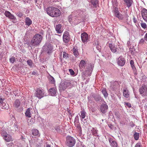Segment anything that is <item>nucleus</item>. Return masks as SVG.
<instances>
[{"label": "nucleus", "instance_id": "nucleus-1", "mask_svg": "<svg viewBox=\"0 0 147 147\" xmlns=\"http://www.w3.org/2000/svg\"><path fill=\"white\" fill-rule=\"evenodd\" d=\"M42 36L40 34H36L32 38L30 43L27 42L26 44L31 47H36L39 46L42 39Z\"/></svg>", "mask_w": 147, "mask_h": 147}, {"label": "nucleus", "instance_id": "nucleus-2", "mask_svg": "<svg viewBox=\"0 0 147 147\" xmlns=\"http://www.w3.org/2000/svg\"><path fill=\"white\" fill-rule=\"evenodd\" d=\"M47 13L52 17H57L61 14V12L57 8L53 7L50 6L47 9Z\"/></svg>", "mask_w": 147, "mask_h": 147}, {"label": "nucleus", "instance_id": "nucleus-3", "mask_svg": "<svg viewBox=\"0 0 147 147\" xmlns=\"http://www.w3.org/2000/svg\"><path fill=\"white\" fill-rule=\"evenodd\" d=\"M74 13L75 16L79 18L81 22L84 21L86 18L87 13L85 9L76 10Z\"/></svg>", "mask_w": 147, "mask_h": 147}, {"label": "nucleus", "instance_id": "nucleus-4", "mask_svg": "<svg viewBox=\"0 0 147 147\" xmlns=\"http://www.w3.org/2000/svg\"><path fill=\"white\" fill-rule=\"evenodd\" d=\"M68 18L69 22L72 24L76 25L81 22L79 18L75 16L74 13L69 16Z\"/></svg>", "mask_w": 147, "mask_h": 147}, {"label": "nucleus", "instance_id": "nucleus-5", "mask_svg": "<svg viewBox=\"0 0 147 147\" xmlns=\"http://www.w3.org/2000/svg\"><path fill=\"white\" fill-rule=\"evenodd\" d=\"M65 143L68 147H72L75 144L76 140L73 137L70 136H68L66 138Z\"/></svg>", "mask_w": 147, "mask_h": 147}, {"label": "nucleus", "instance_id": "nucleus-6", "mask_svg": "<svg viewBox=\"0 0 147 147\" xmlns=\"http://www.w3.org/2000/svg\"><path fill=\"white\" fill-rule=\"evenodd\" d=\"M35 94L36 96L39 99H41L44 96H46V94L45 93L44 90L41 88L37 89Z\"/></svg>", "mask_w": 147, "mask_h": 147}, {"label": "nucleus", "instance_id": "nucleus-7", "mask_svg": "<svg viewBox=\"0 0 147 147\" xmlns=\"http://www.w3.org/2000/svg\"><path fill=\"white\" fill-rule=\"evenodd\" d=\"M71 86V83L68 80H66L61 82L59 86L60 88L63 90H65L67 88H69Z\"/></svg>", "mask_w": 147, "mask_h": 147}, {"label": "nucleus", "instance_id": "nucleus-8", "mask_svg": "<svg viewBox=\"0 0 147 147\" xmlns=\"http://www.w3.org/2000/svg\"><path fill=\"white\" fill-rule=\"evenodd\" d=\"M43 47L44 51L48 54H50L52 53L53 48L52 45L51 44L46 43Z\"/></svg>", "mask_w": 147, "mask_h": 147}, {"label": "nucleus", "instance_id": "nucleus-9", "mask_svg": "<svg viewBox=\"0 0 147 147\" xmlns=\"http://www.w3.org/2000/svg\"><path fill=\"white\" fill-rule=\"evenodd\" d=\"M113 16L115 17L118 18L119 20H122L124 18L123 15L118 10V9L117 8L113 10L112 11Z\"/></svg>", "mask_w": 147, "mask_h": 147}, {"label": "nucleus", "instance_id": "nucleus-10", "mask_svg": "<svg viewBox=\"0 0 147 147\" xmlns=\"http://www.w3.org/2000/svg\"><path fill=\"white\" fill-rule=\"evenodd\" d=\"M139 92L142 96H147V86L145 85H143L139 89Z\"/></svg>", "mask_w": 147, "mask_h": 147}, {"label": "nucleus", "instance_id": "nucleus-11", "mask_svg": "<svg viewBox=\"0 0 147 147\" xmlns=\"http://www.w3.org/2000/svg\"><path fill=\"white\" fill-rule=\"evenodd\" d=\"M82 41L84 43H87L89 40L88 34L85 32H84L81 34Z\"/></svg>", "mask_w": 147, "mask_h": 147}, {"label": "nucleus", "instance_id": "nucleus-12", "mask_svg": "<svg viewBox=\"0 0 147 147\" xmlns=\"http://www.w3.org/2000/svg\"><path fill=\"white\" fill-rule=\"evenodd\" d=\"M110 145L111 147H118L117 142L114 138L109 137L108 138Z\"/></svg>", "mask_w": 147, "mask_h": 147}, {"label": "nucleus", "instance_id": "nucleus-13", "mask_svg": "<svg viewBox=\"0 0 147 147\" xmlns=\"http://www.w3.org/2000/svg\"><path fill=\"white\" fill-rule=\"evenodd\" d=\"M90 3L89 5L92 8H96L98 5V0H88Z\"/></svg>", "mask_w": 147, "mask_h": 147}, {"label": "nucleus", "instance_id": "nucleus-14", "mask_svg": "<svg viewBox=\"0 0 147 147\" xmlns=\"http://www.w3.org/2000/svg\"><path fill=\"white\" fill-rule=\"evenodd\" d=\"M79 117L78 115L76 116L75 118L74 121V124L75 126L76 127L77 129L78 130L79 132H81L82 131V128L80 126L79 122H78Z\"/></svg>", "mask_w": 147, "mask_h": 147}, {"label": "nucleus", "instance_id": "nucleus-15", "mask_svg": "<svg viewBox=\"0 0 147 147\" xmlns=\"http://www.w3.org/2000/svg\"><path fill=\"white\" fill-rule=\"evenodd\" d=\"M87 61L84 60H81L79 66L80 71H83L85 69V67L87 65Z\"/></svg>", "mask_w": 147, "mask_h": 147}, {"label": "nucleus", "instance_id": "nucleus-16", "mask_svg": "<svg viewBox=\"0 0 147 147\" xmlns=\"http://www.w3.org/2000/svg\"><path fill=\"white\" fill-rule=\"evenodd\" d=\"M63 38V41L65 43H67L69 41L70 36L68 32L66 31L64 33Z\"/></svg>", "mask_w": 147, "mask_h": 147}, {"label": "nucleus", "instance_id": "nucleus-17", "mask_svg": "<svg viewBox=\"0 0 147 147\" xmlns=\"http://www.w3.org/2000/svg\"><path fill=\"white\" fill-rule=\"evenodd\" d=\"M10 130L8 128H3L1 129L0 131V134L1 137L3 138L5 135H7L8 134H10Z\"/></svg>", "mask_w": 147, "mask_h": 147}, {"label": "nucleus", "instance_id": "nucleus-18", "mask_svg": "<svg viewBox=\"0 0 147 147\" xmlns=\"http://www.w3.org/2000/svg\"><path fill=\"white\" fill-rule=\"evenodd\" d=\"M141 15L144 20L147 22V10L145 8L143 9L142 11Z\"/></svg>", "mask_w": 147, "mask_h": 147}, {"label": "nucleus", "instance_id": "nucleus-19", "mask_svg": "<svg viewBox=\"0 0 147 147\" xmlns=\"http://www.w3.org/2000/svg\"><path fill=\"white\" fill-rule=\"evenodd\" d=\"M108 106L106 104H102L100 107V111L103 113H105L107 112Z\"/></svg>", "mask_w": 147, "mask_h": 147}, {"label": "nucleus", "instance_id": "nucleus-20", "mask_svg": "<svg viewBox=\"0 0 147 147\" xmlns=\"http://www.w3.org/2000/svg\"><path fill=\"white\" fill-rule=\"evenodd\" d=\"M118 64L120 66H123L124 65L125 61L124 58L120 57L118 59Z\"/></svg>", "mask_w": 147, "mask_h": 147}, {"label": "nucleus", "instance_id": "nucleus-21", "mask_svg": "<svg viewBox=\"0 0 147 147\" xmlns=\"http://www.w3.org/2000/svg\"><path fill=\"white\" fill-rule=\"evenodd\" d=\"M20 105L21 102L20 100L18 99H16L13 103V106L16 108H18L20 106Z\"/></svg>", "mask_w": 147, "mask_h": 147}, {"label": "nucleus", "instance_id": "nucleus-22", "mask_svg": "<svg viewBox=\"0 0 147 147\" xmlns=\"http://www.w3.org/2000/svg\"><path fill=\"white\" fill-rule=\"evenodd\" d=\"M57 92V90L56 88H50L49 90L50 94L52 96H55Z\"/></svg>", "mask_w": 147, "mask_h": 147}, {"label": "nucleus", "instance_id": "nucleus-23", "mask_svg": "<svg viewBox=\"0 0 147 147\" xmlns=\"http://www.w3.org/2000/svg\"><path fill=\"white\" fill-rule=\"evenodd\" d=\"M33 110L32 109L28 108L26 111L25 113V115L28 117H31V115Z\"/></svg>", "mask_w": 147, "mask_h": 147}, {"label": "nucleus", "instance_id": "nucleus-24", "mask_svg": "<svg viewBox=\"0 0 147 147\" xmlns=\"http://www.w3.org/2000/svg\"><path fill=\"white\" fill-rule=\"evenodd\" d=\"M5 15L7 17H8L10 19L13 20L16 18L9 11H5Z\"/></svg>", "mask_w": 147, "mask_h": 147}, {"label": "nucleus", "instance_id": "nucleus-25", "mask_svg": "<svg viewBox=\"0 0 147 147\" xmlns=\"http://www.w3.org/2000/svg\"><path fill=\"white\" fill-rule=\"evenodd\" d=\"M3 138L5 141L7 142L11 141L12 139L11 136L9 134L5 136Z\"/></svg>", "mask_w": 147, "mask_h": 147}, {"label": "nucleus", "instance_id": "nucleus-26", "mask_svg": "<svg viewBox=\"0 0 147 147\" xmlns=\"http://www.w3.org/2000/svg\"><path fill=\"white\" fill-rule=\"evenodd\" d=\"M127 7L129 8L132 4L133 1V0H123Z\"/></svg>", "mask_w": 147, "mask_h": 147}, {"label": "nucleus", "instance_id": "nucleus-27", "mask_svg": "<svg viewBox=\"0 0 147 147\" xmlns=\"http://www.w3.org/2000/svg\"><path fill=\"white\" fill-rule=\"evenodd\" d=\"M86 113L84 110H82L79 115L81 119H84L86 117Z\"/></svg>", "mask_w": 147, "mask_h": 147}, {"label": "nucleus", "instance_id": "nucleus-28", "mask_svg": "<svg viewBox=\"0 0 147 147\" xmlns=\"http://www.w3.org/2000/svg\"><path fill=\"white\" fill-rule=\"evenodd\" d=\"M123 94L124 96L126 98H128L129 97V93L127 89L124 88L123 90Z\"/></svg>", "mask_w": 147, "mask_h": 147}, {"label": "nucleus", "instance_id": "nucleus-29", "mask_svg": "<svg viewBox=\"0 0 147 147\" xmlns=\"http://www.w3.org/2000/svg\"><path fill=\"white\" fill-rule=\"evenodd\" d=\"M61 24H58L56 26L55 28V30L57 33H61L62 32L61 30Z\"/></svg>", "mask_w": 147, "mask_h": 147}, {"label": "nucleus", "instance_id": "nucleus-30", "mask_svg": "<svg viewBox=\"0 0 147 147\" xmlns=\"http://www.w3.org/2000/svg\"><path fill=\"white\" fill-rule=\"evenodd\" d=\"M25 23L28 26H29L32 24V21L28 17H26L25 20Z\"/></svg>", "mask_w": 147, "mask_h": 147}, {"label": "nucleus", "instance_id": "nucleus-31", "mask_svg": "<svg viewBox=\"0 0 147 147\" xmlns=\"http://www.w3.org/2000/svg\"><path fill=\"white\" fill-rule=\"evenodd\" d=\"M109 47L112 52L114 53L117 51V48L115 47L113 44H110Z\"/></svg>", "mask_w": 147, "mask_h": 147}, {"label": "nucleus", "instance_id": "nucleus-32", "mask_svg": "<svg viewBox=\"0 0 147 147\" xmlns=\"http://www.w3.org/2000/svg\"><path fill=\"white\" fill-rule=\"evenodd\" d=\"M0 105L1 108L2 109L7 110L9 108V105L6 103L3 102Z\"/></svg>", "mask_w": 147, "mask_h": 147}, {"label": "nucleus", "instance_id": "nucleus-33", "mask_svg": "<svg viewBox=\"0 0 147 147\" xmlns=\"http://www.w3.org/2000/svg\"><path fill=\"white\" fill-rule=\"evenodd\" d=\"M73 53L76 57H78L79 55V52H78V49L77 48L74 47L72 49Z\"/></svg>", "mask_w": 147, "mask_h": 147}, {"label": "nucleus", "instance_id": "nucleus-34", "mask_svg": "<svg viewBox=\"0 0 147 147\" xmlns=\"http://www.w3.org/2000/svg\"><path fill=\"white\" fill-rule=\"evenodd\" d=\"M113 9L112 10H114L115 8H117V9H118L117 7L118 5V3L117 2V1L115 0L113 1Z\"/></svg>", "mask_w": 147, "mask_h": 147}, {"label": "nucleus", "instance_id": "nucleus-35", "mask_svg": "<svg viewBox=\"0 0 147 147\" xmlns=\"http://www.w3.org/2000/svg\"><path fill=\"white\" fill-rule=\"evenodd\" d=\"M32 134L34 136H36L39 134L38 131L36 129H33L32 130Z\"/></svg>", "mask_w": 147, "mask_h": 147}, {"label": "nucleus", "instance_id": "nucleus-36", "mask_svg": "<svg viewBox=\"0 0 147 147\" xmlns=\"http://www.w3.org/2000/svg\"><path fill=\"white\" fill-rule=\"evenodd\" d=\"M97 131L98 130L95 129L94 128H92V129L91 130V132L92 134V135L96 136H98L97 135Z\"/></svg>", "mask_w": 147, "mask_h": 147}, {"label": "nucleus", "instance_id": "nucleus-37", "mask_svg": "<svg viewBox=\"0 0 147 147\" xmlns=\"http://www.w3.org/2000/svg\"><path fill=\"white\" fill-rule=\"evenodd\" d=\"M28 125H30L33 124L34 123V119H30L28 120Z\"/></svg>", "mask_w": 147, "mask_h": 147}, {"label": "nucleus", "instance_id": "nucleus-38", "mask_svg": "<svg viewBox=\"0 0 147 147\" xmlns=\"http://www.w3.org/2000/svg\"><path fill=\"white\" fill-rule=\"evenodd\" d=\"M102 92L105 98L108 96V94L105 89H103L102 91Z\"/></svg>", "mask_w": 147, "mask_h": 147}, {"label": "nucleus", "instance_id": "nucleus-39", "mask_svg": "<svg viewBox=\"0 0 147 147\" xmlns=\"http://www.w3.org/2000/svg\"><path fill=\"white\" fill-rule=\"evenodd\" d=\"M49 82L52 84H54L55 82V80L54 78L52 76H50L49 77Z\"/></svg>", "mask_w": 147, "mask_h": 147}, {"label": "nucleus", "instance_id": "nucleus-40", "mask_svg": "<svg viewBox=\"0 0 147 147\" xmlns=\"http://www.w3.org/2000/svg\"><path fill=\"white\" fill-rule=\"evenodd\" d=\"M134 138L136 140H138L139 139V133L135 132L134 134Z\"/></svg>", "mask_w": 147, "mask_h": 147}, {"label": "nucleus", "instance_id": "nucleus-41", "mask_svg": "<svg viewBox=\"0 0 147 147\" xmlns=\"http://www.w3.org/2000/svg\"><path fill=\"white\" fill-rule=\"evenodd\" d=\"M35 5L38 6V5L41 4L42 3V0H34Z\"/></svg>", "mask_w": 147, "mask_h": 147}, {"label": "nucleus", "instance_id": "nucleus-42", "mask_svg": "<svg viewBox=\"0 0 147 147\" xmlns=\"http://www.w3.org/2000/svg\"><path fill=\"white\" fill-rule=\"evenodd\" d=\"M141 26L144 29L147 28V25L145 23L142 22L141 23Z\"/></svg>", "mask_w": 147, "mask_h": 147}, {"label": "nucleus", "instance_id": "nucleus-43", "mask_svg": "<svg viewBox=\"0 0 147 147\" xmlns=\"http://www.w3.org/2000/svg\"><path fill=\"white\" fill-rule=\"evenodd\" d=\"M68 57V54L65 52L63 51V58L67 59Z\"/></svg>", "mask_w": 147, "mask_h": 147}, {"label": "nucleus", "instance_id": "nucleus-44", "mask_svg": "<svg viewBox=\"0 0 147 147\" xmlns=\"http://www.w3.org/2000/svg\"><path fill=\"white\" fill-rule=\"evenodd\" d=\"M28 65L30 67H32V65L33 63L32 61L30 59H29L27 61Z\"/></svg>", "mask_w": 147, "mask_h": 147}, {"label": "nucleus", "instance_id": "nucleus-45", "mask_svg": "<svg viewBox=\"0 0 147 147\" xmlns=\"http://www.w3.org/2000/svg\"><path fill=\"white\" fill-rule=\"evenodd\" d=\"M146 42L145 41V40L143 38L139 40V44L140 45H142L144 43Z\"/></svg>", "mask_w": 147, "mask_h": 147}, {"label": "nucleus", "instance_id": "nucleus-46", "mask_svg": "<svg viewBox=\"0 0 147 147\" xmlns=\"http://www.w3.org/2000/svg\"><path fill=\"white\" fill-rule=\"evenodd\" d=\"M115 83H112L110 87V89L112 90H115Z\"/></svg>", "mask_w": 147, "mask_h": 147}, {"label": "nucleus", "instance_id": "nucleus-47", "mask_svg": "<svg viewBox=\"0 0 147 147\" xmlns=\"http://www.w3.org/2000/svg\"><path fill=\"white\" fill-rule=\"evenodd\" d=\"M9 61L11 63H13L16 61V59L13 57L10 58L9 59Z\"/></svg>", "mask_w": 147, "mask_h": 147}, {"label": "nucleus", "instance_id": "nucleus-48", "mask_svg": "<svg viewBox=\"0 0 147 147\" xmlns=\"http://www.w3.org/2000/svg\"><path fill=\"white\" fill-rule=\"evenodd\" d=\"M131 66V67L133 71H134L135 74H137L136 69L134 65Z\"/></svg>", "mask_w": 147, "mask_h": 147}, {"label": "nucleus", "instance_id": "nucleus-49", "mask_svg": "<svg viewBox=\"0 0 147 147\" xmlns=\"http://www.w3.org/2000/svg\"><path fill=\"white\" fill-rule=\"evenodd\" d=\"M135 147H142V145L140 142H138L136 144Z\"/></svg>", "mask_w": 147, "mask_h": 147}, {"label": "nucleus", "instance_id": "nucleus-50", "mask_svg": "<svg viewBox=\"0 0 147 147\" xmlns=\"http://www.w3.org/2000/svg\"><path fill=\"white\" fill-rule=\"evenodd\" d=\"M125 106L128 107H129V108H130L131 107V104L129 103V102H125Z\"/></svg>", "mask_w": 147, "mask_h": 147}, {"label": "nucleus", "instance_id": "nucleus-51", "mask_svg": "<svg viewBox=\"0 0 147 147\" xmlns=\"http://www.w3.org/2000/svg\"><path fill=\"white\" fill-rule=\"evenodd\" d=\"M17 15L18 17L21 18L23 16V14L22 13L20 12H18L17 13Z\"/></svg>", "mask_w": 147, "mask_h": 147}, {"label": "nucleus", "instance_id": "nucleus-52", "mask_svg": "<svg viewBox=\"0 0 147 147\" xmlns=\"http://www.w3.org/2000/svg\"><path fill=\"white\" fill-rule=\"evenodd\" d=\"M60 129V127L59 126H56L55 127V129L56 131L58 132L59 131Z\"/></svg>", "mask_w": 147, "mask_h": 147}, {"label": "nucleus", "instance_id": "nucleus-53", "mask_svg": "<svg viewBox=\"0 0 147 147\" xmlns=\"http://www.w3.org/2000/svg\"><path fill=\"white\" fill-rule=\"evenodd\" d=\"M69 71L70 74L71 75H74L75 73L74 72L72 69H69Z\"/></svg>", "mask_w": 147, "mask_h": 147}, {"label": "nucleus", "instance_id": "nucleus-54", "mask_svg": "<svg viewBox=\"0 0 147 147\" xmlns=\"http://www.w3.org/2000/svg\"><path fill=\"white\" fill-rule=\"evenodd\" d=\"M144 39L147 42V32L146 34L144 36Z\"/></svg>", "mask_w": 147, "mask_h": 147}, {"label": "nucleus", "instance_id": "nucleus-55", "mask_svg": "<svg viewBox=\"0 0 147 147\" xmlns=\"http://www.w3.org/2000/svg\"><path fill=\"white\" fill-rule=\"evenodd\" d=\"M130 64L131 65V66L134 65V61L131 60L130 62Z\"/></svg>", "mask_w": 147, "mask_h": 147}, {"label": "nucleus", "instance_id": "nucleus-56", "mask_svg": "<svg viewBox=\"0 0 147 147\" xmlns=\"http://www.w3.org/2000/svg\"><path fill=\"white\" fill-rule=\"evenodd\" d=\"M4 100V99H3L2 98L0 99V105H1V104H2V103L4 102L3 101Z\"/></svg>", "mask_w": 147, "mask_h": 147}, {"label": "nucleus", "instance_id": "nucleus-57", "mask_svg": "<svg viewBox=\"0 0 147 147\" xmlns=\"http://www.w3.org/2000/svg\"><path fill=\"white\" fill-rule=\"evenodd\" d=\"M23 1L24 4H26V3L28 2L27 0H23Z\"/></svg>", "mask_w": 147, "mask_h": 147}, {"label": "nucleus", "instance_id": "nucleus-58", "mask_svg": "<svg viewBox=\"0 0 147 147\" xmlns=\"http://www.w3.org/2000/svg\"><path fill=\"white\" fill-rule=\"evenodd\" d=\"M45 146H46V147H51L50 146L47 144H46V145Z\"/></svg>", "mask_w": 147, "mask_h": 147}, {"label": "nucleus", "instance_id": "nucleus-59", "mask_svg": "<svg viewBox=\"0 0 147 147\" xmlns=\"http://www.w3.org/2000/svg\"><path fill=\"white\" fill-rule=\"evenodd\" d=\"M134 125H135V124L133 123L131 124V126L132 127H134Z\"/></svg>", "mask_w": 147, "mask_h": 147}, {"label": "nucleus", "instance_id": "nucleus-60", "mask_svg": "<svg viewBox=\"0 0 147 147\" xmlns=\"http://www.w3.org/2000/svg\"><path fill=\"white\" fill-rule=\"evenodd\" d=\"M2 56V52L0 51V58H1Z\"/></svg>", "mask_w": 147, "mask_h": 147}, {"label": "nucleus", "instance_id": "nucleus-61", "mask_svg": "<svg viewBox=\"0 0 147 147\" xmlns=\"http://www.w3.org/2000/svg\"><path fill=\"white\" fill-rule=\"evenodd\" d=\"M130 42L129 41H127V45L128 46H129V45L130 44Z\"/></svg>", "mask_w": 147, "mask_h": 147}, {"label": "nucleus", "instance_id": "nucleus-62", "mask_svg": "<svg viewBox=\"0 0 147 147\" xmlns=\"http://www.w3.org/2000/svg\"><path fill=\"white\" fill-rule=\"evenodd\" d=\"M50 1H51L53 2H56L57 1H58L59 0H50Z\"/></svg>", "mask_w": 147, "mask_h": 147}, {"label": "nucleus", "instance_id": "nucleus-63", "mask_svg": "<svg viewBox=\"0 0 147 147\" xmlns=\"http://www.w3.org/2000/svg\"><path fill=\"white\" fill-rule=\"evenodd\" d=\"M88 100H90V97H89V96H88Z\"/></svg>", "mask_w": 147, "mask_h": 147}, {"label": "nucleus", "instance_id": "nucleus-64", "mask_svg": "<svg viewBox=\"0 0 147 147\" xmlns=\"http://www.w3.org/2000/svg\"><path fill=\"white\" fill-rule=\"evenodd\" d=\"M134 22L135 23L136 22V21H134Z\"/></svg>", "mask_w": 147, "mask_h": 147}]
</instances>
